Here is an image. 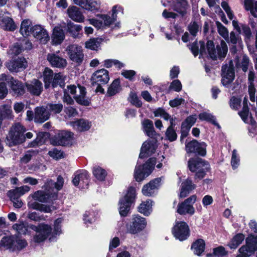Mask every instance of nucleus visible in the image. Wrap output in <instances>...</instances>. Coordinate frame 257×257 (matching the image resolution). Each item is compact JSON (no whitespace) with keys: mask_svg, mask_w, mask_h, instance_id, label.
<instances>
[{"mask_svg":"<svg viewBox=\"0 0 257 257\" xmlns=\"http://www.w3.org/2000/svg\"><path fill=\"white\" fill-rule=\"evenodd\" d=\"M169 88L176 92L180 91L182 89V84L180 81L178 79L174 80L171 83Z\"/></svg>","mask_w":257,"mask_h":257,"instance_id":"obj_64","label":"nucleus"},{"mask_svg":"<svg viewBox=\"0 0 257 257\" xmlns=\"http://www.w3.org/2000/svg\"><path fill=\"white\" fill-rule=\"evenodd\" d=\"M92 173L95 178L99 181H104L107 175L106 170L99 166L93 167Z\"/></svg>","mask_w":257,"mask_h":257,"instance_id":"obj_43","label":"nucleus"},{"mask_svg":"<svg viewBox=\"0 0 257 257\" xmlns=\"http://www.w3.org/2000/svg\"><path fill=\"white\" fill-rule=\"evenodd\" d=\"M0 80L6 81L17 96H22L25 93V87L23 83L15 79L13 76L2 74L0 75Z\"/></svg>","mask_w":257,"mask_h":257,"instance_id":"obj_11","label":"nucleus"},{"mask_svg":"<svg viewBox=\"0 0 257 257\" xmlns=\"http://www.w3.org/2000/svg\"><path fill=\"white\" fill-rule=\"evenodd\" d=\"M220 47L219 45L217 46V54L219 59L224 58L225 57L228 51V48L227 45L223 41L221 42Z\"/></svg>","mask_w":257,"mask_h":257,"instance_id":"obj_49","label":"nucleus"},{"mask_svg":"<svg viewBox=\"0 0 257 257\" xmlns=\"http://www.w3.org/2000/svg\"><path fill=\"white\" fill-rule=\"evenodd\" d=\"M82 27L80 25H76L70 20L67 21V32L74 38H78L80 31H82Z\"/></svg>","mask_w":257,"mask_h":257,"instance_id":"obj_35","label":"nucleus"},{"mask_svg":"<svg viewBox=\"0 0 257 257\" xmlns=\"http://www.w3.org/2000/svg\"><path fill=\"white\" fill-rule=\"evenodd\" d=\"M161 181V178H156L144 185L142 189L143 194L148 197L154 196L160 186Z\"/></svg>","mask_w":257,"mask_h":257,"instance_id":"obj_16","label":"nucleus"},{"mask_svg":"<svg viewBox=\"0 0 257 257\" xmlns=\"http://www.w3.org/2000/svg\"><path fill=\"white\" fill-rule=\"evenodd\" d=\"M74 138V133L68 130H62L56 134L50 139L51 145L53 146L65 147L69 144Z\"/></svg>","mask_w":257,"mask_h":257,"instance_id":"obj_9","label":"nucleus"},{"mask_svg":"<svg viewBox=\"0 0 257 257\" xmlns=\"http://www.w3.org/2000/svg\"><path fill=\"white\" fill-rule=\"evenodd\" d=\"M207 144L204 142H199L193 139L185 145L187 153L194 154L196 156L205 157L206 155Z\"/></svg>","mask_w":257,"mask_h":257,"instance_id":"obj_8","label":"nucleus"},{"mask_svg":"<svg viewBox=\"0 0 257 257\" xmlns=\"http://www.w3.org/2000/svg\"><path fill=\"white\" fill-rule=\"evenodd\" d=\"M33 198L41 202L47 203L46 192L39 190L35 192L32 196Z\"/></svg>","mask_w":257,"mask_h":257,"instance_id":"obj_52","label":"nucleus"},{"mask_svg":"<svg viewBox=\"0 0 257 257\" xmlns=\"http://www.w3.org/2000/svg\"><path fill=\"white\" fill-rule=\"evenodd\" d=\"M48 155L53 159L56 160L64 158L65 153L61 150H58L56 148H54L51 151H49Z\"/></svg>","mask_w":257,"mask_h":257,"instance_id":"obj_50","label":"nucleus"},{"mask_svg":"<svg viewBox=\"0 0 257 257\" xmlns=\"http://www.w3.org/2000/svg\"><path fill=\"white\" fill-rule=\"evenodd\" d=\"M137 198L136 189L133 186L128 187L126 194L120 197L118 201V211L121 217H126L131 213L132 206H134Z\"/></svg>","mask_w":257,"mask_h":257,"instance_id":"obj_2","label":"nucleus"},{"mask_svg":"<svg viewBox=\"0 0 257 257\" xmlns=\"http://www.w3.org/2000/svg\"><path fill=\"white\" fill-rule=\"evenodd\" d=\"M71 125L73 127H76L79 132H85L89 130L91 126V122L89 120L79 118L71 122Z\"/></svg>","mask_w":257,"mask_h":257,"instance_id":"obj_30","label":"nucleus"},{"mask_svg":"<svg viewBox=\"0 0 257 257\" xmlns=\"http://www.w3.org/2000/svg\"><path fill=\"white\" fill-rule=\"evenodd\" d=\"M195 187L196 185L193 184L192 180L188 179L185 180L181 184L179 197L181 198L186 197Z\"/></svg>","mask_w":257,"mask_h":257,"instance_id":"obj_28","label":"nucleus"},{"mask_svg":"<svg viewBox=\"0 0 257 257\" xmlns=\"http://www.w3.org/2000/svg\"><path fill=\"white\" fill-rule=\"evenodd\" d=\"M99 9L100 5L96 1L88 0V3L85 9L90 11H98Z\"/></svg>","mask_w":257,"mask_h":257,"instance_id":"obj_57","label":"nucleus"},{"mask_svg":"<svg viewBox=\"0 0 257 257\" xmlns=\"http://www.w3.org/2000/svg\"><path fill=\"white\" fill-rule=\"evenodd\" d=\"M72 182L75 187L84 189L87 188L90 182V175L85 170H79L74 173Z\"/></svg>","mask_w":257,"mask_h":257,"instance_id":"obj_12","label":"nucleus"},{"mask_svg":"<svg viewBox=\"0 0 257 257\" xmlns=\"http://www.w3.org/2000/svg\"><path fill=\"white\" fill-rule=\"evenodd\" d=\"M177 134L174 128H167L165 132V138L170 142L175 141L177 139Z\"/></svg>","mask_w":257,"mask_h":257,"instance_id":"obj_51","label":"nucleus"},{"mask_svg":"<svg viewBox=\"0 0 257 257\" xmlns=\"http://www.w3.org/2000/svg\"><path fill=\"white\" fill-rule=\"evenodd\" d=\"M156 147L155 144L151 141L145 142L141 148L139 158L144 159L155 153Z\"/></svg>","mask_w":257,"mask_h":257,"instance_id":"obj_22","label":"nucleus"},{"mask_svg":"<svg viewBox=\"0 0 257 257\" xmlns=\"http://www.w3.org/2000/svg\"><path fill=\"white\" fill-rule=\"evenodd\" d=\"M30 32V34L44 44H46L50 40L48 33L41 25H36L31 27Z\"/></svg>","mask_w":257,"mask_h":257,"instance_id":"obj_15","label":"nucleus"},{"mask_svg":"<svg viewBox=\"0 0 257 257\" xmlns=\"http://www.w3.org/2000/svg\"><path fill=\"white\" fill-rule=\"evenodd\" d=\"M123 9L121 6L115 5L112 7L111 18L108 15L99 14L97 17L103 20L105 26L109 27L117 19V14L118 12L123 13Z\"/></svg>","mask_w":257,"mask_h":257,"instance_id":"obj_18","label":"nucleus"},{"mask_svg":"<svg viewBox=\"0 0 257 257\" xmlns=\"http://www.w3.org/2000/svg\"><path fill=\"white\" fill-rule=\"evenodd\" d=\"M188 30L193 37L197 36L199 31V26L196 21L191 22L188 26Z\"/></svg>","mask_w":257,"mask_h":257,"instance_id":"obj_58","label":"nucleus"},{"mask_svg":"<svg viewBox=\"0 0 257 257\" xmlns=\"http://www.w3.org/2000/svg\"><path fill=\"white\" fill-rule=\"evenodd\" d=\"M243 7L246 11H249L251 16L257 18V1L254 0H244Z\"/></svg>","mask_w":257,"mask_h":257,"instance_id":"obj_37","label":"nucleus"},{"mask_svg":"<svg viewBox=\"0 0 257 257\" xmlns=\"http://www.w3.org/2000/svg\"><path fill=\"white\" fill-rule=\"evenodd\" d=\"M122 90L119 78L114 79L108 86L106 94L107 97H112L120 93Z\"/></svg>","mask_w":257,"mask_h":257,"instance_id":"obj_27","label":"nucleus"},{"mask_svg":"<svg viewBox=\"0 0 257 257\" xmlns=\"http://www.w3.org/2000/svg\"><path fill=\"white\" fill-rule=\"evenodd\" d=\"M49 110L55 114L60 113L63 108L61 103H50L49 105Z\"/></svg>","mask_w":257,"mask_h":257,"instance_id":"obj_61","label":"nucleus"},{"mask_svg":"<svg viewBox=\"0 0 257 257\" xmlns=\"http://www.w3.org/2000/svg\"><path fill=\"white\" fill-rule=\"evenodd\" d=\"M188 168L192 173H195V180H201L210 170L209 163L198 157L191 158L188 161Z\"/></svg>","mask_w":257,"mask_h":257,"instance_id":"obj_1","label":"nucleus"},{"mask_svg":"<svg viewBox=\"0 0 257 257\" xmlns=\"http://www.w3.org/2000/svg\"><path fill=\"white\" fill-rule=\"evenodd\" d=\"M206 49L208 55L213 60H216L217 59L215 45L212 40H207L206 43Z\"/></svg>","mask_w":257,"mask_h":257,"instance_id":"obj_47","label":"nucleus"},{"mask_svg":"<svg viewBox=\"0 0 257 257\" xmlns=\"http://www.w3.org/2000/svg\"><path fill=\"white\" fill-rule=\"evenodd\" d=\"M172 233L176 239L183 241L188 239L190 236V229L186 222L178 221L172 227Z\"/></svg>","mask_w":257,"mask_h":257,"instance_id":"obj_7","label":"nucleus"},{"mask_svg":"<svg viewBox=\"0 0 257 257\" xmlns=\"http://www.w3.org/2000/svg\"><path fill=\"white\" fill-rule=\"evenodd\" d=\"M245 236L241 233H237L231 239L227 245L231 249H236L243 241Z\"/></svg>","mask_w":257,"mask_h":257,"instance_id":"obj_40","label":"nucleus"},{"mask_svg":"<svg viewBox=\"0 0 257 257\" xmlns=\"http://www.w3.org/2000/svg\"><path fill=\"white\" fill-rule=\"evenodd\" d=\"M2 22V27L6 31L14 32L17 29V26L11 18H4L3 19Z\"/></svg>","mask_w":257,"mask_h":257,"instance_id":"obj_44","label":"nucleus"},{"mask_svg":"<svg viewBox=\"0 0 257 257\" xmlns=\"http://www.w3.org/2000/svg\"><path fill=\"white\" fill-rule=\"evenodd\" d=\"M146 219L139 214L133 216L129 224H127L128 232L136 234L143 231L147 226Z\"/></svg>","mask_w":257,"mask_h":257,"instance_id":"obj_10","label":"nucleus"},{"mask_svg":"<svg viewBox=\"0 0 257 257\" xmlns=\"http://www.w3.org/2000/svg\"><path fill=\"white\" fill-rule=\"evenodd\" d=\"M225 74L222 77L221 83L224 86H227L235 78V71L233 70L231 67L227 68L225 71Z\"/></svg>","mask_w":257,"mask_h":257,"instance_id":"obj_38","label":"nucleus"},{"mask_svg":"<svg viewBox=\"0 0 257 257\" xmlns=\"http://www.w3.org/2000/svg\"><path fill=\"white\" fill-rule=\"evenodd\" d=\"M109 80V72L104 68L95 71L92 74L91 78L92 86H95V84L105 85L108 83Z\"/></svg>","mask_w":257,"mask_h":257,"instance_id":"obj_14","label":"nucleus"},{"mask_svg":"<svg viewBox=\"0 0 257 257\" xmlns=\"http://www.w3.org/2000/svg\"><path fill=\"white\" fill-rule=\"evenodd\" d=\"M198 118L201 121H206L215 126L219 127V124L216 122L215 116L207 112H201L198 114Z\"/></svg>","mask_w":257,"mask_h":257,"instance_id":"obj_45","label":"nucleus"},{"mask_svg":"<svg viewBox=\"0 0 257 257\" xmlns=\"http://www.w3.org/2000/svg\"><path fill=\"white\" fill-rule=\"evenodd\" d=\"M68 54L70 59L73 62L76 63L77 65H80L84 58V55L82 51H78L77 47L74 46H69L68 49Z\"/></svg>","mask_w":257,"mask_h":257,"instance_id":"obj_24","label":"nucleus"},{"mask_svg":"<svg viewBox=\"0 0 257 257\" xmlns=\"http://www.w3.org/2000/svg\"><path fill=\"white\" fill-rule=\"evenodd\" d=\"M47 59L52 67L64 68L67 65V62L65 59L60 57L55 53L48 54Z\"/></svg>","mask_w":257,"mask_h":257,"instance_id":"obj_21","label":"nucleus"},{"mask_svg":"<svg viewBox=\"0 0 257 257\" xmlns=\"http://www.w3.org/2000/svg\"><path fill=\"white\" fill-rule=\"evenodd\" d=\"M205 240L202 238H198L192 242L190 248L195 255L200 256L205 251Z\"/></svg>","mask_w":257,"mask_h":257,"instance_id":"obj_25","label":"nucleus"},{"mask_svg":"<svg viewBox=\"0 0 257 257\" xmlns=\"http://www.w3.org/2000/svg\"><path fill=\"white\" fill-rule=\"evenodd\" d=\"M28 91L34 96H39L43 91V84L39 79L34 78L30 83H26Z\"/></svg>","mask_w":257,"mask_h":257,"instance_id":"obj_20","label":"nucleus"},{"mask_svg":"<svg viewBox=\"0 0 257 257\" xmlns=\"http://www.w3.org/2000/svg\"><path fill=\"white\" fill-rule=\"evenodd\" d=\"M127 100L132 105L138 108H140L142 106V101L139 98L135 92H130Z\"/></svg>","mask_w":257,"mask_h":257,"instance_id":"obj_48","label":"nucleus"},{"mask_svg":"<svg viewBox=\"0 0 257 257\" xmlns=\"http://www.w3.org/2000/svg\"><path fill=\"white\" fill-rule=\"evenodd\" d=\"M153 202V201L150 199H147L145 201H142L138 207V212L144 214L146 216H149L152 211Z\"/></svg>","mask_w":257,"mask_h":257,"instance_id":"obj_33","label":"nucleus"},{"mask_svg":"<svg viewBox=\"0 0 257 257\" xmlns=\"http://www.w3.org/2000/svg\"><path fill=\"white\" fill-rule=\"evenodd\" d=\"M31 25L32 22L29 19H25L22 22L20 32L23 36L30 35V31Z\"/></svg>","mask_w":257,"mask_h":257,"instance_id":"obj_46","label":"nucleus"},{"mask_svg":"<svg viewBox=\"0 0 257 257\" xmlns=\"http://www.w3.org/2000/svg\"><path fill=\"white\" fill-rule=\"evenodd\" d=\"M245 241L246 244L242 245L240 250L250 256L257 250V237L251 234L246 237Z\"/></svg>","mask_w":257,"mask_h":257,"instance_id":"obj_17","label":"nucleus"},{"mask_svg":"<svg viewBox=\"0 0 257 257\" xmlns=\"http://www.w3.org/2000/svg\"><path fill=\"white\" fill-rule=\"evenodd\" d=\"M176 3L173 5V10L182 17L187 14L188 4L186 0H176Z\"/></svg>","mask_w":257,"mask_h":257,"instance_id":"obj_34","label":"nucleus"},{"mask_svg":"<svg viewBox=\"0 0 257 257\" xmlns=\"http://www.w3.org/2000/svg\"><path fill=\"white\" fill-rule=\"evenodd\" d=\"M143 130L146 135L151 138H155L157 133L155 130L153 121L149 119H145L142 122Z\"/></svg>","mask_w":257,"mask_h":257,"instance_id":"obj_32","label":"nucleus"},{"mask_svg":"<svg viewBox=\"0 0 257 257\" xmlns=\"http://www.w3.org/2000/svg\"><path fill=\"white\" fill-rule=\"evenodd\" d=\"M228 251L222 245H219L212 249V253H208L206 257H225L228 254Z\"/></svg>","mask_w":257,"mask_h":257,"instance_id":"obj_41","label":"nucleus"},{"mask_svg":"<svg viewBox=\"0 0 257 257\" xmlns=\"http://www.w3.org/2000/svg\"><path fill=\"white\" fill-rule=\"evenodd\" d=\"M77 87L79 89V95H75L73 98L76 102L82 106H88L91 104V99L86 97V88L85 86L80 84H77Z\"/></svg>","mask_w":257,"mask_h":257,"instance_id":"obj_19","label":"nucleus"},{"mask_svg":"<svg viewBox=\"0 0 257 257\" xmlns=\"http://www.w3.org/2000/svg\"><path fill=\"white\" fill-rule=\"evenodd\" d=\"M51 85L53 88H56L59 85L61 88L64 89L65 86V78L61 72L54 74Z\"/></svg>","mask_w":257,"mask_h":257,"instance_id":"obj_42","label":"nucleus"},{"mask_svg":"<svg viewBox=\"0 0 257 257\" xmlns=\"http://www.w3.org/2000/svg\"><path fill=\"white\" fill-rule=\"evenodd\" d=\"M177 212L181 215H184L186 214L192 215L195 213V209L193 205H190L187 203L182 205L181 202L179 203L178 205Z\"/></svg>","mask_w":257,"mask_h":257,"instance_id":"obj_39","label":"nucleus"},{"mask_svg":"<svg viewBox=\"0 0 257 257\" xmlns=\"http://www.w3.org/2000/svg\"><path fill=\"white\" fill-rule=\"evenodd\" d=\"M63 219L62 218H57L54 223V230L52 232L53 235H59L61 233V223Z\"/></svg>","mask_w":257,"mask_h":257,"instance_id":"obj_54","label":"nucleus"},{"mask_svg":"<svg viewBox=\"0 0 257 257\" xmlns=\"http://www.w3.org/2000/svg\"><path fill=\"white\" fill-rule=\"evenodd\" d=\"M39 153L38 150H29L27 152V153L22 158L21 161L24 163H29L31 160L32 159V158L33 155H37Z\"/></svg>","mask_w":257,"mask_h":257,"instance_id":"obj_56","label":"nucleus"},{"mask_svg":"<svg viewBox=\"0 0 257 257\" xmlns=\"http://www.w3.org/2000/svg\"><path fill=\"white\" fill-rule=\"evenodd\" d=\"M21 190H22V188L21 189L16 187L15 189L10 190L8 191V195L11 201L20 199V197L22 196L20 192Z\"/></svg>","mask_w":257,"mask_h":257,"instance_id":"obj_53","label":"nucleus"},{"mask_svg":"<svg viewBox=\"0 0 257 257\" xmlns=\"http://www.w3.org/2000/svg\"><path fill=\"white\" fill-rule=\"evenodd\" d=\"M26 131V128L18 123L10 129L7 136L5 142L8 146L11 147L23 144L25 142L24 133Z\"/></svg>","mask_w":257,"mask_h":257,"instance_id":"obj_4","label":"nucleus"},{"mask_svg":"<svg viewBox=\"0 0 257 257\" xmlns=\"http://www.w3.org/2000/svg\"><path fill=\"white\" fill-rule=\"evenodd\" d=\"M65 38V34L64 30L61 26H55L51 35V43L53 45H58L61 44Z\"/></svg>","mask_w":257,"mask_h":257,"instance_id":"obj_23","label":"nucleus"},{"mask_svg":"<svg viewBox=\"0 0 257 257\" xmlns=\"http://www.w3.org/2000/svg\"><path fill=\"white\" fill-rule=\"evenodd\" d=\"M67 14L71 20L77 22H82L84 19L79 9L76 6L69 7L67 9Z\"/></svg>","mask_w":257,"mask_h":257,"instance_id":"obj_29","label":"nucleus"},{"mask_svg":"<svg viewBox=\"0 0 257 257\" xmlns=\"http://www.w3.org/2000/svg\"><path fill=\"white\" fill-rule=\"evenodd\" d=\"M24 45L22 43H16L12 49L13 53L15 55H18L24 51Z\"/></svg>","mask_w":257,"mask_h":257,"instance_id":"obj_63","label":"nucleus"},{"mask_svg":"<svg viewBox=\"0 0 257 257\" xmlns=\"http://www.w3.org/2000/svg\"><path fill=\"white\" fill-rule=\"evenodd\" d=\"M0 245L10 252L19 253L28 246V242L25 239H21L18 236L10 235L4 236L2 238Z\"/></svg>","mask_w":257,"mask_h":257,"instance_id":"obj_3","label":"nucleus"},{"mask_svg":"<svg viewBox=\"0 0 257 257\" xmlns=\"http://www.w3.org/2000/svg\"><path fill=\"white\" fill-rule=\"evenodd\" d=\"M241 99L232 96L230 100V107L234 110H237L238 107L240 106Z\"/></svg>","mask_w":257,"mask_h":257,"instance_id":"obj_62","label":"nucleus"},{"mask_svg":"<svg viewBox=\"0 0 257 257\" xmlns=\"http://www.w3.org/2000/svg\"><path fill=\"white\" fill-rule=\"evenodd\" d=\"M234 61L236 68H241L243 72H247L248 69L250 60L249 57L246 54H243L242 55L241 62H240L239 57L237 55L235 56Z\"/></svg>","mask_w":257,"mask_h":257,"instance_id":"obj_31","label":"nucleus"},{"mask_svg":"<svg viewBox=\"0 0 257 257\" xmlns=\"http://www.w3.org/2000/svg\"><path fill=\"white\" fill-rule=\"evenodd\" d=\"M216 25L217 27L218 32L220 36L223 38H226L228 36V31L227 28L224 27L220 22H216Z\"/></svg>","mask_w":257,"mask_h":257,"instance_id":"obj_59","label":"nucleus"},{"mask_svg":"<svg viewBox=\"0 0 257 257\" xmlns=\"http://www.w3.org/2000/svg\"><path fill=\"white\" fill-rule=\"evenodd\" d=\"M50 135L48 132H39L37 134V137L36 138L40 145H43L46 142V138Z\"/></svg>","mask_w":257,"mask_h":257,"instance_id":"obj_60","label":"nucleus"},{"mask_svg":"<svg viewBox=\"0 0 257 257\" xmlns=\"http://www.w3.org/2000/svg\"><path fill=\"white\" fill-rule=\"evenodd\" d=\"M121 75L125 79L133 81L135 79V76L136 75V72L133 70L123 69L121 72Z\"/></svg>","mask_w":257,"mask_h":257,"instance_id":"obj_55","label":"nucleus"},{"mask_svg":"<svg viewBox=\"0 0 257 257\" xmlns=\"http://www.w3.org/2000/svg\"><path fill=\"white\" fill-rule=\"evenodd\" d=\"M27 229H30L38 233L34 236V240L36 243H41L46 240L52 234V228L50 225L45 223H40L36 226L34 224H28Z\"/></svg>","mask_w":257,"mask_h":257,"instance_id":"obj_6","label":"nucleus"},{"mask_svg":"<svg viewBox=\"0 0 257 257\" xmlns=\"http://www.w3.org/2000/svg\"><path fill=\"white\" fill-rule=\"evenodd\" d=\"M54 74L53 70L48 67H46L43 72V81L46 89L50 88L52 83Z\"/></svg>","mask_w":257,"mask_h":257,"instance_id":"obj_36","label":"nucleus"},{"mask_svg":"<svg viewBox=\"0 0 257 257\" xmlns=\"http://www.w3.org/2000/svg\"><path fill=\"white\" fill-rule=\"evenodd\" d=\"M6 67L12 72H21L28 67V61L24 57H13L7 63Z\"/></svg>","mask_w":257,"mask_h":257,"instance_id":"obj_13","label":"nucleus"},{"mask_svg":"<svg viewBox=\"0 0 257 257\" xmlns=\"http://www.w3.org/2000/svg\"><path fill=\"white\" fill-rule=\"evenodd\" d=\"M156 163V158H149L143 165L137 166L134 171V178L140 182L148 177L153 172Z\"/></svg>","mask_w":257,"mask_h":257,"instance_id":"obj_5","label":"nucleus"},{"mask_svg":"<svg viewBox=\"0 0 257 257\" xmlns=\"http://www.w3.org/2000/svg\"><path fill=\"white\" fill-rule=\"evenodd\" d=\"M50 117V113L43 106L36 107L35 109L34 121L36 123H43Z\"/></svg>","mask_w":257,"mask_h":257,"instance_id":"obj_26","label":"nucleus"}]
</instances>
